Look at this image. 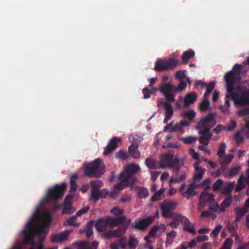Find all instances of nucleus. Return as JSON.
Segmentation results:
<instances>
[{
	"mask_svg": "<svg viewBox=\"0 0 249 249\" xmlns=\"http://www.w3.org/2000/svg\"><path fill=\"white\" fill-rule=\"evenodd\" d=\"M232 201V196L231 195H229L226 197L225 199L221 203V206H226L229 207Z\"/></svg>",
	"mask_w": 249,
	"mask_h": 249,
	"instance_id": "45",
	"label": "nucleus"
},
{
	"mask_svg": "<svg viewBox=\"0 0 249 249\" xmlns=\"http://www.w3.org/2000/svg\"><path fill=\"white\" fill-rule=\"evenodd\" d=\"M238 222H236L235 220V226H233V225H231L230 224H228L227 225V228L230 232L232 233L233 234H234V233H236L235 232V228L238 226L237 223Z\"/></svg>",
	"mask_w": 249,
	"mask_h": 249,
	"instance_id": "54",
	"label": "nucleus"
},
{
	"mask_svg": "<svg viewBox=\"0 0 249 249\" xmlns=\"http://www.w3.org/2000/svg\"><path fill=\"white\" fill-rule=\"evenodd\" d=\"M215 116V113H209L205 117L202 118L197 124H200V125H207L213 127L216 124Z\"/></svg>",
	"mask_w": 249,
	"mask_h": 249,
	"instance_id": "20",
	"label": "nucleus"
},
{
	"mask_svg": "<svg viewBox=\"0 0 249 249\" xmlns=\"http://www.w3.org/2000/svg\"><path fill=\"white\" fill-rule=\"evenodd\" d=\"M76 217H77L75 216V215L70 217L67 219L66 222L64 223V224H67L74 227H78L80 225V224L76 222Z\"/></svg>",
	"mask_w": 249,
	"mask_h": 249,
	"instance_id": "40",
	"label": "nucleus"
},
{
	"mask_svg": "<svg viewBox=\"0 0 249 249\" xmlns=\"http://www.w3.org/2000/svg\"><path fill=\"white\" fill-rule=\"evenodd\" d=\"M177 236V232L175 231H171L167 233L166 238L165 241V246L168 247L173 243V239Z\"/></svg>",
	"mask_w": 249,
	"mask_h": 249,
	"instance_id": "33",
	"label": "nucleus"
},
{
	"mask_svg": "<svg viewBox=\"0 0 249 249\" xmlns=\"http://www.w3.org/2000/svg\"><path fill=\"white\" fill-rule=\"evenodd\" d=\"M212 137V135H202L199 139V142L204 145H207Z\"/></svg>",
	"mask_w": 249,
	"mask_h": 249,
	"instance_id": "42",
	"label": "nucleus"
},
{
	"mask_svg": "<svg viewBox=\"0 0 249 249\" xmlns=\"http://www.w3.org/2000/svg\"><path fill=\"white\" fill-rule=\"evenodd\" d=\"M138 244L137 239L132 235H130L128 240V246L131 249H135Z\"/></svg>",
	"mask_w": 249,
	"mask_h": 249,
	"instance_id": "39",
	"label": "nucleus"
},
{
	"mask_svg": "<svg viewBox=\"0 0 249 249\" xmlns=\"http://www.w3.org/2000/svg\"><path fill=\"white\" fill-rule=\"evenodd\" d=\"M244 74H246V71L243 70V66L236 64L233 67L232 70L226 73L224 76L227 91L235 105L249 106V89L238 86L239 93L232 92L234 90L235 83L240 80L241 76Z\"/></svg>",
	"mask_w": 249,
	"mask_h": 249,
	"instance_id": "2",
	"label": "nucleus"
},
{
	"mask_svg": "<svg viewBox=\"0 0 249 249\" xmlns=\"http://www.w3.org/2000/svg\"><path fill=\"white\" fill-rule=\"evenodd\" d=\"M197 95L195 92H191L187 94L184 98V105L185 107H189L197 100Z\"/></svg>",
	"mask_w": 249,
	"mask_h": 249,
	"instance_id": "24",
	"label": "nucleus"
},
{
	"mask_svg": "<svg viewBox=\"0 0 249 249\" xmlns=\"http://www.w3.org/2000/svg\"><path fill=\"white\" fill-rule=\"evenodd\" d=\"M236 126V122L234 120H231L229 123L228 125L226 127V130L231 131L233 130Z\"/></svg>",
	"mask_w": 249,
	"mask_h": 249,
	"instance_id": "52",
	"label": "nucleus"
},
{
	"mask_svg": "<svg viewBox=\"0 0 249 249\" xmlns=\"http://www.w3.org/2000/svg\"><path fill=\"white\" fill-rule=\"evenodd\" d=\"M210 103L207 98H204V99L200 102L198 107L200 110L204 111L210 108Z\"/></svg>",
	"mask_w": 249,
	"mask_h": 249,
	"instance_id": "38",
	"label": "nucleus"
},
{
	"mask_svg": "<svg viewBox=\"0 0 249 249\" xmlns=\"http://www.w3.org/2000/svg\"><path fill=\"white\" fill-rule=\"evenodd\" d=\"M241 170V167L239 165L232 166L227 173L226 175L229 178H231L237 175Z\"/></svg>",
	"mask_w": 249,
	"mask_h": 249,
	"instance_id": "32",
	"label": "nucleus"
},
{
	"mask_svg": "<svg viewBox=\"0 0 249 249\" xmlns=\"http://www.w3.org/2000/svg\"><path fill=\"white\" fill-rule=\"evenodd\" d=\"M67 186V184L66 182L54 185L48 190L45 196L40 201V205L42 207L47 204L52 203L50 211H47L42 216H40L36 213L33 216L36 218V227L38 226L36 222L37 219L40 225V231L45 228L49 227L52 221L53 213L61 207L62 205L58 204L57 202L58 199L63 196Z\"/></svg>",
	"mask_w": 249,
	"mask_h": 249,
	"instance_id": "1",
	"label": "nucleus"
},
{
	"mask_svg": "<svg viewBox=\"0 0 249 249\" xmlns=\"http://www.w3.org/2000/svg\"><path fill=\"white\" fill-rule=\"evenodd\" d=\"M180 140L182 141L184 143H192L195 142L197 138L195 137L189 136L187 137H182L180 138Z\"/></svg>",
	"mask_w": 249,
	"mask_h": 249,
	"instance_id": "43",
	"label": "nucleus"
},
{
	"mask_svg": "<svg viewBox=\"0 0 249 249\" xmlns=\"http://www.w3.org/2000/svg\"><path fill=\"white\" fill-rule=\"evenodd\" d=\"M211 128L212 127L207 125H200L199 124H197L196 126V129L198 130L199 134L202 135H212L209 133Z\"/></svg>",
	"mask_w": 249,
	"mask_h": 249,
	"instance_id": "31",
	"label": "nucleus"
},
{
	"mask_svg": "<svg viewBox=\"0 0 249 249\" xmlns=\"http://www.w3.org/2000/svg\"><path fill=\"white\" fill-rule=\"evenodd\" d=\"M162 192L158 191L151 197V200L152 201H156L160 200Z\"/></svg>",
	"mask_w": 249,
	"mask_h": 249,
	"instance_id": "51",
	"label": "nucleus"
},
{
	"mask_svg": "<svg viewBox=\"0 0 249 249\" xmlns=\"http://www.w3.org/2000/svg\"><path fill=\"white\" fill-rule=\"evenodd\" d=\"M226 144L224 142L220 143L219 148L217 152V155L219 157L218 160L222 169H224L226 166L230 164L234 156L232 154H229L225 156Z\"/></svg>",
	"mask_w": 249,
	"mask_h": 249,
	"instance_id": "8",
	"label": "nucleus"
},
{
	"mask_svg": "<svg viewBox=\"0 0 249 249\" xmlns=\"http://www.w3.org/2000/svg\"><path fill=\"white\" fill-rule=\"evenodd\" d=\"M234 139L238 145L242 143L244 141V138L242 136L241 132L240 131H238L235 133Z\"/></svg>",
	"mask_w": 249,
	"mask_h": 249,
	"instance_id": "47",
	"label": "nucleus"
},
{
	"mask_svg": "<svg viewBox=\"0 0 249 249\" xmlns=\"http://www.w3.org/2000/svg\"><path fill=\"white\" fill-rule=\"evenodd\" d=\"M189 122L186 120L180 121L178 123L174 124L173 122L167 124L165 129L170 133L181 131L182 129V126H187L189 125Z\"/></svg>",
	"mask_w": 249,
	"mask_h": 249,
	"instance_id": "16",
	"label": "nucleus"
},
{
	"mask_svg": "<svg viewBox=\"0 0 249 249\" xmlns=\"http://www.w3.org/2000/svg\"><path fill=\"white\" fill-rule=\"evenodd\" d=\"M178 64L179 61L173 58L158 59L155 63L154 70L156 71H168L174 69Z\"/></svg>",
	"mask_w": 249,
	"mask_h": 249,
	"instance_id": "7",
	"label": "nucleus"
},
{
	"mask_svg": "<svg viewBox=\"0 0 249 249\" xmlns=\"http://www.w3.org/2000/svg\"><path fill=\"white\" fill-rule=\"evenodd\" d=\"M115 218L107 216L106 218L98 219L95 224L96 230L101 234L107 231V226H115Z\"/></svg>",
	"mask_w": 249,
	"mask_h": 249,
	"instance_id": "11",
	"label": "nucleus"
},
{
	"mask_svg": "<svg viewBox=\"0 0 249 249\" xmlns=\"http://www.w3.org/2000/svg\"><path fill=\"white\" fill-rule=\"evenodd\" d=\"M223 184V181L221 179L217 180L213 185V189L214 191H219Z\"/></svg>",
	"mask_w": 249,
	"mask_h": 249,
	"instance_id": "44",
	"label": "nucleus"
},
{
	"mask_svg": "<svg viewBox=\"0 0 249 249\" xmlns=\"http://www.w3.org/2000/svg\"><path fill=\"white\" fill-rule=\"evenodd\" d=\"M222 130H226V126L222 124H219L217 125V126L213 129V131L215 133L218 134Z\"/></svg>",
	"mask_w": 249,
	"mask_h": 249,
	"instance_id": "57",
	"label": "nucleus"
},
{
	"mask_svg": "<svg viewBox=\"0 0 249 249\" xmlns=\"http://www.w3.org/2000/svg\"><path fill=\"white\" fill-rule=\"evenodd\" d=\"M89 209V207H84L78 211L75 214V216L78 217L87 213Z\"/></svg>",
	"mask_w": 249,
	"mask_h": 249,
	"instance_id": "55",
	"label": "nucleus"
},
{
	"mask_svg": "<svg viewBox=\"0 0 249 249\" xmlns=\"http://www.w3.org/2000/svg\"><path fill=\"white\" fill-rule=\"evenodd\" d=\"M126 229V227L121 226L115 230H108L105 232V233L101 234V236L106 239H109L113 237H121L124 234Z\"/></svg>",
	"mask_w": 249,
	"mask_h": 249,
	"instance_id": "13",
	"label": "nucleus"
},
{
	"mask_svg": "<svg viewBox=\"0 0 249 249\" xmlns=\"http://www.w3.org/2000/svg\"><path fill=\"white\" fill-rule=\"evenodd\" d=\"M181 116L184 119V120L188 119L189 122V121H193L195 117L196 112L193 110H189L183 112Z\"/></svg>",
	"mask_w": 249,
	"mask_h": 249,
	"instance_id": "34",
	"label": "nucleus"
},
{
	"mask_svg": "<svg viewBox=\"0 0 249 249\" xmlns=\"http://www.w3.org/2000/svg\"><path fill=\"white\" fill-rule=\"evenodd\" d=\"M141 170L140 166L135 163L128 165L125 169L122 172L119 177L121 182H125L127 186L133 189L134 185L137 182V178L134 177V174Z\"/></svg>",
	"mask_w": 249,
	"mask_h": 249,
	"instance_id": "4",
	"label": "nucleus"
},
{
	"mask_svg": "<svg viewBox=\"0 0 249 249\" xmlns=\"http://www.w3.org/2000/svg\"><path fill=\"white\" fill-rule=\"evenodd\" d=\"M66 230L59 234H53L51 237V241L52 243L61 242L67 239L70 233L72 231Z\"/></svg>",
	"mask_w": 249,
	"mask_h": 249,
	"instance_id": "22",
	"label": "nucleus"
},
{
	"mask_svg": "<svg viewBox=\"0 0 249 249\" xmlns=\"http://www.w3.org/2000/svg\"><path fill=\"white\" fill-rule=\"evenodd\" d=\"M137 196L140 198H146L148 197L149 195V192L148 190L143 187H138L136 189Z\"/></svg>",
	"mask_w": 249,
	"mask_h": 249,
	"instance_id": "35",
	"label": "nucleus"
},
{
	"mask_svg": "<svg viewBox=\"0 0 249 249\" xmlns=\"http://www.w3.org/2000/svg\"><path fill=\"white\" fill-rule=\"evenodd\" d=\"M104 172V164L102 160L99 158L84 164V174L87 177L100 178Z\"/></svg>",
	"mask_w": 249,
	"mask_h": 249,
	"instance_id": "5",
	"label": "nucleus"
},
{
	"mask_svg": "<svg viewBox=\"0 0 249 249\" xmlns=\"http://www.w3.org/2000/svg\"><path fill=\"white\" fill-rule=\"evenodd\" d=\"M238 114L241 116L249 115V108H245L238 111Z\"/></svg>",
	"mask_w": 249,
	"mask_h": 249,
	"instance_id": "58",
	"label": "nucleus"
},
{
	"mask_svg": "<svg viewBox=\"0 0 249 249\" xmlns=\"http://www.w3.org/2000/svg\"><path fill=\"white\" fill-rule=\"evenodd\" d=\"M154 220V217L150 216L142 220H135L132 223L131 226L134 229H137L143 231H145L147 228L153 223Z\"/></svg>",
	"mask_w": 249,
	"mask_h": 249,
	"instance_id": "12",
	"label": "nucleus"
},
{
	"mask_svg": "<svg viewBox=\"0 0 249 249\" xmlns=\"http://www.w3.org/2000/svg\"><path fill=\"white\" fill-rule=\"evenodd\" d=\"M173 219L175 220H179L184 225L183 230L187 231L193 234L196 233V231L190 227L191 223L189 220L185 216H182L179 213H175L174 215Z\"/></svg>",
	"mask_w": 249,
	"mask_h": 249,
	"instance_id": "15",
	"label": "nucleus"
},
{
	"mask_svg": "<svg viewBox=\"0 0 249 249\" xmlns=\"http://www.w3.org/2000/svg\"><path fill=\"white\" fill-rule=\"evenodd\" d=\"M214 196V195L212 193L206 192H202L199 197V205L204 206L206 205L207 202L210 204L214 203L215 201Z\"/></svg>",
	"mask_w": 249,
	"mask_h": 249,
	"instance_id": "21",
	"label": "nucleus"
},
{
	"mask_svg": "<svg viewBox=\"0 0 249 249\" xmlns=\"http://www.w3.org/2000/svg\"><path fill=\"white\" fill-rule=\"evenodd\" d=\"M159 231V227L157 226H154L151 228V229L149 231L148 234L149 235H150L151 237L155 236L156 233L157 232Z\"/></svg>",
	"mask_w": 249,
	"mask_h": 249,
	"instance_id": "59",
	"label": "nucleus"
},
{
	"mask_svg": "<svg viewBox=\"0 0 249 249\" xmlns=\"http://www.w3.org/2000/svg\"><path fill=\"white\" fill-rule=\"evenodd\" d=\"M70 186H71V188H70V192H74V191H76L77 187V185L74 180H73V179L70 180Z\"/></svg>",
	"mask_w": 249,
	"mask_h": 249,
	"instance_id": "56",
	"label": "nucleus"
},
{
	"mask_svg": "<svg viewBox=\"0 0 249 249\" xmlns=\"http://www.w3.org/2000/svg\"><path fill=\"white\" fill-rule=\"evenodd\" d=\"M222 228L223 226L221 225L217 226L211 233V236L214 237L217 236Z\"/></svg>",
	"mask_w": 249,
	"mask_h": 249,
	"instance_id": "46",
	"label": "nucleus"
},
{
	"mask_svg": "<svg viewBox=\"0 0 249 249\" xmlns=\"http://www.w3.org/2000/svg\"><path fill=\"white\" fill-rule=\"evenodd\" d=\"M98 243L96 241H93L90 244L87 241H81L78 243V249H96Z\"/></svg>",
	"mask_w": 249,
	"mask_h": 249,
	"instance_id": "25",
	"label": "nucleus"
},
{
	"mask_svg": "<svg viewBox=\"0 0 249 249\" xmlns=\"http://www.w3.org/2000/svg\"><path fill=\"white\" fill-rule=\"evenodd\" d=\"M111 213L112 214L118 216V215H121V214L124 213V212L123 210H121L118 207H116L113 208L111 210Z\"/></svg>",
	"mask_w": 249,
	"mask_h": 249,
	"instance_id": "53",
	"label": "nucleus"
},
{
	"mask_svg": "<svg viewBox=\"0 0 249 249\" xmlns=\"http://www.w3.org/2000/svg\"><path fill=\"white\" fill-rule=\"evenodd\" d=\"M126 219L125 216H122L120 217H117L115 218V226L120 224H123L124 225V221Z\"/></svg>",
	"mask_w": 249,
	"mask_h": 249,
	"instance_id": "50",
	"label": "nucleus"
},
{
	"mask_svg": "<svg viewBox=\"0 0 249 249\" xmlns=\"http://www.w3.org/2000/svg\"><path fill=\"white\" fill-rule=\"evenodd\" d=\"M173 157V154L171 153L162 155L160 160V168H170L178 173L183 165V160Z\"/></svg>",
	"mask_w": 249,
	"mask_h": 249,
	"instance_id": "6",
	"label": "nucleus"
},
{
	"mask_svg": "<svg viewBox=\"0 0 249 249\" xmlns=\"http://www.w3.org/2000/svg\"><path fill=\"white\" fill-rule=\"evenodd\" d=\"M72 202H63L62 206V212L63 214H68L73 213L75 209L71 206Z\"/></svg>",
	"mask_w": 249,
	"mask_h": 249,
	"instance_id": "30",
	"label": "nucleus"
},
{
	"mask_svg": "<svg viewBox=\"0 0 249 249\" xmlns=\"http://www.w3.org/2000/svg\"><path fill=\"white\" fill-rule=\"evenodd\" d=\"M187 85L185 82L181 80L177 87L169 83H162L159 88L160 91L164 96L167 101L175 102L176 94L180 92L186 88Z\"/></svg>",
	"mask_w": 249,
	"mask_h": 249,
	"instance_id": "3",
	"label": "nucleus"
},
{
	"mask_svg": "<svg viewBox=\"0 0 249 249\" xmlns=\"http://www.w3.org/2000/svg\"><path fill=\"white\" fill-rule=\"evenodd\" d=\"M185 71H178L176 74V77L178 79H181L185 75Z\"/></svg>",
	"mask_w": 249,
	"mask_h": 249,
	"instance_id": "63",
	"label": "nucleus"
},
{
	"mask_svg": "<svg viewBox=\"0 0 249 249\" xmlns=\"http://www.w3.org/2000/svg\"><path fill=\"white\" fill-rule=\"evenodd\" d=\"M178 203L177 201H164L160 205L162 216L165 218L174 217L176 213H173L177 207Z\"/></svg>",
	"mask_w": 249,
	"mask_h": 249,
	"instance_id": "10",
	"label": "nucleus"
},
{
	"mask_svg": "<svg viewBox=\"0 0 249 249\" xmlns=\"http://www.w3.org/2000/svg\"><path fill=\"white\" fill-rule=\"evenodd\" d=\"M102 181L100 180H95L91 182V196L90 199L93 201H97L99 200L97 196V192L102 186Z\"/></svg>",
	"mask_w": 249,
	"mask_h": 249,
	"instance_id": "19",
	"label": "nucleus"
},
{
	"mask_svg": "<svg viewBox=\"0 0 249 249\" xmlns=\"http://www.w3.org/2000/svg\"><path fill=\"white\" fill-rule=\"evenodd\" d=\"M189 154L191 155L192 157L196 160H197L199 158V154L196 152L193 149H190L189 150Z\"/></svg>",
	"mask_w": 249,
	"mask_h": 249,
	"instance_id": "60",
	"label": "nucleus"
},
{
	"mask_svg": "<svg viewBox=\"0 0 249 249\" xmlns=\"http://www.w3.org/2000/svg\"><path fill=\"white\" fill-rule=\"evenodd\" d=\"M26 226L29 231H25V235L23 239V242L25 244L34 245L35 243L34 234L36 228L35 217L32 216Z\"/></svg>",
	"mask_w": 249,
	"mask_h": 249,
	"instance_id": "9",
	"label": "nucleus"
},
{
	"mask_svg": "<svg viewBox=\"0 0 249 249\" xmlns=\"http://www.w3.org/2000/svg\"><path fill=\"white\" fill-rule=\"evenodd\" d=\"M194 166L196 172L193 176V179L195 181H199L202 178L205 169L200 167L198 162L195 163Z\"/></svg>",
	"mask_w": 249,
	"mask_h": 249,
	"instance_id": "23",
	"label": "nucleus"
},
{
	"mask_svg": "<svg viewBox=\"0 0 249 249\" xmlns=\"http://www.w3.org/2000/svg\"><path fill=\"white\" fill-rule=\"evenodd\" d=\"M174 102L167 100L166 101H163L161 99H158L157 101V106L159 107H163L165 110V116L172 117L174 111L171 103Z\"/></svg>",
	"mask_w": 249,
	"mask_h": 249,
	"instance_id": "17",
	"label": "nucleus"
},
{
	"mask_svg": "<svg viewBox=\"0 0 249 249\" xmlns=\"http://www.w3.org/2000/svg\"><path fill=\"white\" fill-rule=\"evenodd\" d=\"M93 230L91 226H88L86 231V236L88 238L90 237L93 234Z\"/></svg>",
	"mask_w": 249,
	"mask_h": 249,
	"instance_id": "62",
	"label": "nucleus"
},
{
	"mask_svg": "<svg viewBox=\"0 0 249 249\" xmlns=\"http://www.w3.org/2000/svg\"><path fill=\"white\" fill-rule=\"evenodd\" d=\"M234 211L235 213V221L236 222H239L241 218L246 214L248 210L246 207H235L234 208Z\"/></svg>",
	"mask_w": 249,
	"mask_h": 249,
	"instance_id": "26",
	"label": "nucleus"
},
{
	"mask_svg": "<svg viewBox=\"0 0 249 249\" xmlns=\"http://www.w3.org/2000/svg\"><path fill=\"white\" fill-rule=\"evenodd\" d=\"M208 236L206 235L198 236L196 238V241L198 243H201L208 240Z\"/></svg>",
	"mask_w": 249,
	"mask_h": 249,
	"instance_id": "61",
	"label": "nucleus"
},
{
	"mask_svg": "<svg viewBox=\"0 0 249 249\" xmlns=\"http://www.w3.org/2000/svg\"><path fill=\"white\" fill-rule=\"evenodd\" d=\"M121 141L122 139L120 137L112 138L105 148L103 152L104 155L107 156L116 149L118 146V143L121 142Z\"/></svg>",
	"mask_w": 249,
	"mask_h": 249,
	"instance_id": "18",
	"label": "nucleus"
},
{
	"mask_svg": "<svg viewBox=\"0 0 249 249\" xmlns=\"http://www.w3.org/2000/svg\"><path fill=\"white\" fill-rule=\"evenodd\" d=\"M145 165L150 169H160V161L151 158H146L145 160Z\"/></svg>",
	"mask_w": 249,
	"mask_h": 249,
	"instance_id": "27",
	"label": "nucleus"
},
{
	"mask_svg": "<svg viewBox=\"0 0 249 249\" xmlns=\"http://www.w3.org/2000/svg\"><path fill=\"white\" fill-rule=\"evenodd\" d=\"M232 243V240L230 238H228L223 243V248L226 249H231Z\"/></svg>",
	"mask_w": 249,
	"mask_h": 249,
	"instance_id": "48",
	"label": "nucleus"
},
{
	"mask_svg": "<svg viewBox=\"0 0 249 249\" xmlns=\"http://www.w3.org/2000/svg\"><path fill=\"white\" fill-rule=\"evenodd\" d=\"M186 184H182L179 189V192L187 199L195 196L196 195L195 189L198 187V185L194 183H191L187 186V189L186 191L184 190L186 187Z\"/></svg>",
	"mask_w": 249,
	"mask_h": 249,
	"instance_id": "14",
	"label": "nucleus"
},
{
	"mask_svg": "<svg viewBox=\"0 0 249 249\" xmlns=\"http://www.w3.org/2000/svg\"><path fill=\"white\" fill-rule=\"evenodd\" d=\"M129 154L134 159H138L140 157V152L138 150V145L136 143H133L128 148Z\"/></svg>",
	"mask_w": 249,
	"mask_h": 249,
	"instance_id": "28",
	"label": "nucleus"
},
{
	"mask_svg": "<svg viewBox=\"0 0 249 249\" xmlns=\"http://www.w3.org/2000/svg\"><path fill=\"white\" fill-rule=\"evenodd\" d=\"M108 194V190L107 189H103L101 190H99L97 192V196L99 197V199L106 197Z\"/></svg>",
	"mask_w": 249,
	"mask_h": 249,
	"instance_id": "49",
	"label": "nucleus"
},
{
	"mask_svg": "<svg viewBox=\"0 0 249 249\" xmlns=\"http://www.w3.org/2000/svg\"><path fill=\"white\" fill-rule=\"evenodd\" d=\"M195 52L190 49L183 52L182 55V63L187 64L189 60L195 56Z\"/></svg>",
	"mask_w": 249,
	"mask_h": 249,
	"instance_id": "29",
	"label": "nucleus"
},
{
	"mask_svg": "<svg viewBox=\"0 0 249 249\" xmlns=\"http://www.w3.org/2000/svg\"><path fill=\"white\" fill-rule=\"evenodd\" d=\"M175 220L176 221H172V222H170L169 224V225L172 228H177L179 225V223L181 222H180V221L179 220Z\"/></svg>",
	"mask_w": 249,
	"mask_h": 249,
	"instance_id": "64",
	"label": "nucleus"
},
{
	"mask_svg": "<svg viewBox=\"0 0 249 249\" xmlns=\"http://www.w3.org/2000/svg\"><path fill=\"white\" fill-rule=\"evenodd\" d=\"M216 84V82L214 81H212L209 83L208 84H206V85L204 86L206 88V91L204 95V97L205 98H208L212 90L214 88L215 85Z\"/></svg>",
	"mask_w": 249,
	"mask_h": 249,
	"instance_id": "36",
	"label": "nucleus"
},
{
	"mask_svg": "<svg viewBox=\"0 0 249 249\" xmlns=\"http://www.w3.org/2000/svg\"><path fill=\"white\" fill-rule=\"evenodd\" d=\"M157 90L158 89L154 87H152L151 89H149V88L147 87L144 88L142 90V93L143 94V98L144 99H148L150 98V94H154Z\"/></svg>",
	"mask_w": 249,
	"mask_h": 249,
	"instance_id": "37",
	"label": "nucleus"
},
{
	"mask_svg": "<svg viewBox=\"0 0 249 249\" xmlns=\"http://www.w3.org/2000/svg\"><path fill=\"white\" fill-rule=\"evenodd\" d=\"M116 159L126 160L129 158V154L126 151L120 150L115 156Z\"/></svg>",
	"mask_w": 249,
	"mask_h": 249,
	"instance_id": "41",
	"label": "nucleus"
}]
</instances>
